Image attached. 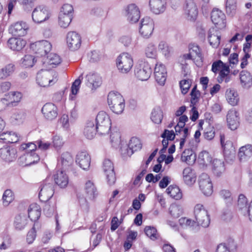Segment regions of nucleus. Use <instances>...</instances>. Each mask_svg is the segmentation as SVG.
Masks as SVG:
<instances>
[{"label":"nucleus","instance_id":"obj_1","mask_svg":"<svg viewBox=\"0 0 252 252\" xmlns=\"http://www.w3.org/2000/svg\"><path fill=\"white\" fill-rule=\"evenodd\" d=\"M107 102L110 109L115 113H122L125 108V100L118 92H111L107 97Z\"/></svg>","mask_w":252,"mask_h":252},{"label":"nucleus","instance_id":"obj_2","mask_svg":"<svg viewBox=\"0 0 252 252\" xmlns=\"http://www.w3.org/2000/svg\"><path fill=\"white\" fill-rule=\"evenodd\" d=\"M57 80V75L54 71L42 69L37 74L36 81L41 87H46L53 85Z\"/></svg>","mask_w":252,"mask_h":252},{"label":"nucleus","instance_id":"obj_3","mask_svg":"<svg viewBox=\"0 0 252 252\" xmlns=\"http://www.w3.org/2000/svg\"><path fill=\"white\" fill-rule=\"evenodd\" d=\"M94 124L98 127V133L100 135L108 133L110 129L111 122L109 116L104 111L97 114Z\"/></svg>","mask_w":252,"mask_h":252},{"label":"nucleus","instance_id":"obj_4","mask_svg":"<svg viewBox=\"0 0 252 252\" xmlns=\"http://www.w3.org/2000/svg\"><path fill=\"white\" fill-rule=\"evenodd\" d=\"M220 142L223 150L225 160L228 162L232 161L235 158V148L230 140H225V135L220 134Z\"/></svg>","mask_w":252,"mask_h":252},{"label":"nucleus","instance_id":"obj_5","mask_svg":"<svg viewBox=\"0 0 252 252\" xmlns=\"http://www.w3.org/2000/svg\"><path fill=\"white\" fill-rule=\"evenodd\" d=\"M117 66L122 73H127L131 69L133 65V59L130 54L123 53L116 60Z\"/></svg>","mask_w":252,"mask_h":252},{"label":"nucleus","instance_id":"obj_6","mask_svg":"<svg viewBox=\"0 0 252 252\" xmlns=\"http://www.w3.org/2000/svg\"><path fill=\"white\" fill-rule=\"evenodd\" d=\"M39 189V198L40 201L46 202L53 196L54 193V185L49 178L41 183Z\"/></svg>","mask_w":252,"mask_h":252},{"label":"nucleus","instance_id":"obj_7","mask_svg":"<svg viewBox=\"0 0 252 252\" xmlns=\"http://www.w3.org/2000/svg\"><path fill=\"white\" fill-rule=\"evenodd\" d=\"M134 73L135 76L139 80L146 81L152 74L151 67L148 62L141 61L136 65Z\"/></svg>","mask_w":252,"mask_h":252},{"label":"nucleus","instance_id":"obj_8","mask_svg":"<svg viewBox=\"0 0 252 252\" xmlns=\"http://www.w3.org/2000/svg\"><path fill=\"white\" fill-rule=\"evenodd\" d=\"M194 213L196 220L198 224L204 227H207L209 226L210 220L208 213L202 204H198L195 206Z\"/></svg>","mask_w":252,"mask_h":252},{"label":"nucleus","instance_id":"obj_9","mask_svg":"<svg viewBox=\"0 0 252 252\" xmlns=\"http://www.w3.org/2000/svg\"><path fill=\"white\" fill-rule=\"evenodd\" d=\"M31 47L36 54L41 57L47 55L52 49L51 43L45 40L36 41L32 44Z\"/></svg>","mask_w":252,"mask_h":252},{"label":"nucleus","instance_id":"obj_10","mask_svg":"<svg viewBox=\"0 0 252 252\" xmlns=\"http://www.w3.org/2000/svg\"><path fill=\"white\" fill-rule=\"evenodd\" d=\"M102 169L106 176L108 184L113 185L116 182V177L114 172L113 162L109 159H105L103 162Z\"/></svg>","mask_w":252,"mask_h":252},{"label":"nucleus","instance_id":"obj_11","mask_svg":"<svg viewBox=\"0 0 252 252\" xmlns=\"http://www.w3.org/2000/svg\"><path fill=\"white\" fill-rule=\"evenodd\" d=\"M50 13L47 7L44 5H39L33 10L32 13L33 21L37 23H42L47 20Z\"/></svg>","mask_w":252,"mask_h":252},{"label":"nucleus","instance_id":"obj_12","mask_svg":"<svg viewBox=\"0 0 252 252\" xmlns=\"http://www.w3.org/2000/svg\"><path fill=\"white\" fill-rule=\"evenodd\" d=\"M66 40L67 47L70 50H77L81 46V36L75 32H68L66 35Z\"/></svg>","mask_w":252,"mask_h":252},{"label":"nucleus","instance_id":"obj_13","mask_svg":"<svg viewBox=\"0 0 252 252\" xmlns=\"http://www.w3.org/2000/svg\"><path fill=\"white\" fill-rule=\"evenodd\" d=\"M154 23L152 19L145 17L142 19L139 28V32L143 37L149 38L153 33Z\"/></svg>","mask_w":252,"mask_h":252},{"label":"nucleus","instance_id":"obj_14","mask_svg":"<svg viewBox=\"0 0 252 252\" xmlns=\"http://www.w3.org/2000/svg\"><path fill=\"white\" fill-rule=\"evenodd\" d=\"M199 188L202 193L207 196L213 192V185L209 176L206 173H202L199 177Z\"/></svg>","mask_w":252,"mask_h":252},{"label":"nucleus","instance_id":"obj_15","mask_svg":"<svg viewBox=\"0 0 252 252\" xmlns=\"http://www.w3.org/2000/svg\"><path fill=\"white\" fill-rule=\"evenodd\" d=\"M125 16L129 22H137L140 17L139 8L135 4L128 5L125 9Z\"/></svg>","mask_w":252,"mask_h":252},{"label":"nucleus","instance_id":"obj_16","mask_svg":"<svg viewBox=\"0 0 252 252\" xmlns=\"http://www.w3.org/2000/svg\"><path fill=\"white\" fill-rule=\"evenodd\" d=\"M211 20L218 29H222L225 27V15L219 9H214L211 13Z\"/></svg>","mask_w":252,"mask_h":252},{"label":"nucleus","instance_id":"obj_17","mask_svg":"<svg viewBox=\"0 0 252 252\" xmlns=\"http://www.w3.org/2000/svg\"><path fill=\"white\" fill-rule=\"evenodd\" d=\"M155 78L156 81L160 85H164L167 78L166 68L161 63L156 64L154 70Z\"/></svg>","mask_w":252,"mask_h":252},{"label":"nucleus","instance_id":"obj_18","mask_svg":"<svg viewBox=\"0 0 252 252\" xmlns=\"http://www.w3.org/2000/svg\"><path fill=\"white\" fill-rule=\"evenodd\" d=\"M29 28L26 23L19 21L11 25L9 31L15 36H23L27 34Z\"/></svg>","mask_w":252,"mask_h":252},{"label":"nucleus","instance_id":"obj_19","mask_svg":"<svg viewBox=\"0 0 252 252\" xmlns=\"http://www.w3.org/2000/svg\"><path fill=\"white\" fill-rule=\"evenodd\" d=\"M142 148V143L139 139L137 137H132L128 144V148L124 150L121 148L122 154L124 155L131 156L134 152L140 150Z\"/></svg>","mask_w":252,"mask_h":252},{"label":"nucleus","instance_id":"obj_20","mask_svg":"<svg viewBox=\"0 0 252 252\" xmlns=\"http://www.w3.org/2000/svg\"><path fill=\"white\" fill-rule=\"evenodd\" d=\"M41 112L44 117L50 121L55 119L58 116V108L52 103H47L43 105Z\"/></svg>","mask_w":252,"mask_h":252},{"label":"nucleus","instance_id":"obj_21","mask_svg":"<svg viewBox=\"0 0 252 252\" xmlns=\"http://www.w3.org/2000/svg\"><path fill=\"white\" fill-rule=\"evenodd\" d=\"M91 159L87 151H81L76 155V162L83 170H87L90 166Z\"/></svg>","mask_w":252,"mask_h":252},{"label":"nucleus","instance_id":"obj_22","mask_svg":"<svg viewBox=\"0 0 252 252\" xmlns=\"http://www.w3.org/2000/svg\"><path fill=\"white\" fill-rule=\"evenodd\" d=\"M227 122L229 128L234 130L237 128L239 125L238 112L234 109L229 110L226 116Z\"/></svg>","mask_w":252,"mask_h":252},{"label":"nucleus","instance_id":"obj_23","mask_svg":"<svg viewBox=\"0 0 252 252\" xmlns=\"http://www.w3.org/2000/svg\"><path fill=\"white\" fill-rule=\"evenodd\" d=\"M185 13L189 20H194L198 14L196 5L193 0H187L185 6Z\"/></svg>","mask_w":252,"mask_h":252},{"label":"nucleus","instance_id":"obj_24","mask_svg":"<svg viewBox=\"0 0 252 252\" xmlns=\"http://www.w3.org/2000/svg\"><path fill=\"white\" fill-rule=\"evenodd\" d=\"M218 30L217 27H212L208 31V39L214 48L218 47L220 43V34Z\"/></svg>","mask_w":252,"mask_h":252},{"label":"nucleus","instance_id":"obj_25","mask_svg":"<svg viewBox=\"0 0 252 252\" xmlns=\"http://www.w3.org/2000/svg\"><path fill=\"white\" fill-rule=\"evenodd\" d=\"M189 52L192 54V57L195 60L194 62L198 66H201L202 65L203 56L201 53L199 47L194 44H190L189 45Z\"/></svg>","mask_w":252,"mask_h":252},{"label":"nucleus","instance_id":"obj_26","mask_svg":"<svg viewBox=\"0 0 252 252\" xmlns=\"http://www.w3.org/2000/svg\"><path fill=\"white\" fill-rule=\"evenodd\" d=\"M16 157V150L14 148L6 147L0 149V157L6 161H12Z\"/></svg>","mask_w":252,"mask_h":252},{"label":"nucleus","instance_id":"obj_27","mask_svg":"<svg viewBox=\"0 0 252 252\" xmlns=\"http://www.w3.org/2000/svg\"><path fill=\"white\" fill-rule=\"evenodd\" d=\"M149 6L150 10L153 13L159 14L165 11L166 2L165 0H150Z\"/></svg>","mask_w":252,"mask_h":252},{"label":"nucleus","instance_id":"obj_28","mask_svg":"<svg viewBox=\"0 0 252 252\" xmlns=\"http://www.w3.org/2000/svg\"><path fill=\"white\" fill-rule=\"evenodd\" d=\"M96 132L98 133V127L94 124V121H88L84 130V135L88 139H91L94 137Z\"/></svg>","mask_w":252,"mask_h":252},{"label":"nucleus","instance_id":"obj_29","mask_svg":"<svg viewBox=\"0 0 252 252\" xmlns=\"http://www.w3.org/2000/svg\"><path fill=\"white\" fill-rule=\"evenodd\" d=\"M183 179L187 185H193L196 180L195 171L190 167L185 168L183 171Z\"/></svg>","mask_w":252,"mask_h":252},{"label":"nucleus","instance_id":"obj_30","mask_svg":"<svg viewBox=\"0 0 252 252\" xmlns=\"http://www.w3.org/2000/svg\"><path fill=\"white\" fill-rule=\"evenodd\" d=\"M8 46L14 51H20L26 44V41L20 38H11L7 42Z\"/></svg>","mask_w":252,"mask_h":252},{"label":"nucleus","instance_id":"obj_31","mask_svg":"<svg viewBox=\"0 0 252 252\" xmlns=\"http://www.w3.org/2000/svg\"><path fill=\"white\" fill-rule=\"evenodd\" d=\"M241 86L245 89H249L252 86V76L247 70H242L239 74Z\"/></svg>","mask_w":252,"mask_h":252},{"label":"nucleus","instance_id":"obj_32","mask_svg":"<svg viewBox=\"0 0 252 252\" xmlns=\"http://www.w3.org/2000/svg\"><path fill=\"white\" fill-rule=\"evenodd\" d=\"M54 177L55 183L57 185L62 188L66 187L68 183V178L64 171H57Z\"/></svg>","mask_w":252,"mask_h":252},{"label":"nucleus","instance_id":"obj_33","mask_svg":"<svg viewBox=\"0 0 252 252\" xmlns=\"http://www.w3.org/2000/svg\"><path fill=\"white\" fill-rule=\"evenodd\" d=\"M0 139L5 143H14L19 140V136L14 132L9 131L0 134Z\"/></svg>","mask_w":252,"mask_h":252},{"label":"nucleus","instance_id":"obj_34","mask_svg":"<svg viewBox=\"0 0 252 252\" xmlns=\"http://www.w3.org/2000/svg\"><path fill=\"white\" fill-rule=\"evenodd\" d=\"M252 155V147L251 145L248 144L241 147L238 152V157L240 161L247 160Z\"/></svg>","mask_w":252,"mask_h":252},{"label":"nucleus","instance_id":"obj_35","mask_svg":"<svg viewBox=\"0 0 252 252\" xmlns=\"http://www.w3.org/2000/svg\"><path fill=\"white\" fill-rule=\"evenodd\" d=\"M41 215L40 207L36 204H31L28 209L29 218L32 221H36L38 220Z\"/></svg>","mask_w":252,"mask_h":252},{"label":"nucleus","instance_id":"obj_36","mask_svg":"<svg viewBox=\"0 0 252 252\" xmlns=\"http://www.w3.org/2000/svg\"><path fill=\"white\" fill-rule=\"evenodd\" d=\"M86 197L90 200L94 199L97 195L96 189L94 183L91 181H87L85 187Z\"/></svg>","mask_w":252,"mask_h":252},{"label":"nucleus","instance_id":"obj_37","mask_svg":"<svg viewBox=\"0 0 252 252\" xmlns=\"http://www.w3.org/2000/svg\"><path fill=\"white\" fill-rule=\"evenodd\" d=\"M212 170L214 173L220 176L224 171L225 168L223 162L219 159H214L212 162Z\"/></svg>","mask_w":252,"mask_h":252},{"label":"nucleus","instance_id":"obj_38","mask_svg":"<svg viewBox=\"0 0 252 252\" xmlns=\"http://www.w3.org/2000/svg\"><path fill=\"white\" fill-rule=\"evenodd\" d=\"M88 81L87 85L93 88H96L101 84V79L99 76L95 74H90L86 76Z\"/></svg>","mask_w":252,"mask_h":252},{"label":"nucleus","instance_id":"obj_39","mask_svg":"<svg viewBox=\"0 0 252 252\" xmlns=\"http://www.w3.org/2000/svg\"><path fill=\"white\" fill-rule=\"evenodd\" d=\"M59 161L63 168L66 169L72 164L73 159L69 153L65 152L62 154Z\"/></svg>","mask_w":252,"mask_h":252},{"label":"nucleus","instance_id":"obj_40","mask_svg":"<svg viewBox=\"0 0 252 252\" xmlns=\"http://www.w3.org/2000/svg\"><path fill=\"white\" fill-rule=\"evenodd\" d=\"M15 65L9 63L0 69V79H5L11 75L15 70Z\"/></svg>","mask_w":252,"mask_h":252},{"label":"nucleus","instance_id":"obj_41","mask_svg":"<svg viewBox=\"0 0 252 252\" xmlns=\"http://www.w3.org/2000/svg\"><path fill=\"white\" fill-rule=\"evenodd\" d=\"M28 219L26 215H18L15 217L14 225L15 228L21 230L25 228L28 223Z\"/></svg>","mask_w":252,"mask_h":252},{"label":"nucleus","instance_id":"obj_42","mask_svg":"<svg viewBox=\"0 0 252 252\" xmlns=\"http://www.w3.org/2000/svg\"><path fill=\"white\" fill-rule=\"evenodd\" d=\"M167 193L176 200L180 199L182 197L180 189L176 186H170L166 189Z\"/></svg>","mask_w":252,"mask_h":252},{"label":"nucleus","instance_id":"obj_43","mask_svg":"<svg viewBox=\"0 0 252 252\" xmlns=\"http://www.w3.org/2000/svg\"><path fill=\"white\" fill-rule=\"evenodd\" d=\"M163 118L162 111L159 107L155 108L151 113V119L156 124H160Z\"/></svg>","mask_w":252,"mask_h":252},{"label":"nucleus","instance_id":"obj_44","mask_svg":"<svg viewBox=\"0 0 252 252\" xmlns=\"http://www.w3.org/2000/svg\"><path fill=\"white\" fill-rule=\"evenodd\" d=\"M26 118V113L22 110H18L11 117L12 123L15 125L22 124Z\"/></svg>","mask_w":252,"mask_h":252},{"label":"nucleus","instance_id":"obj_45","mask_svg":"<svg viewBox=\"0 0 252 252\" xmlns=\"http://www.w3.org/2000/svg\"><path fill=\"white\" fill-rule=\"evenodd\" d=\"M226 97L227 101L232 105L237 104L239 100L237 94L232 90H227L226 92Z\"/></svg>","mask_w":252,"mask_h":252},{"label":"nucleus","instance_id":"obj_46","mask_svg":"<svg viewBox=\"0 0 252 252\" xmlns=\"http://www.w3.org/2000/svg\"><path fill=\"white\" fill-rule=\"evenodd\" d=\"M36 60L35 58L31 55H26L21 60V63L25 67H31L33 66Z\"/></svg>","mask_w":252,"mask_h":252},{"label":"nucleus","instance_id":"obj_47","mask_svg":"<svg viewBox=\"0 0 252 252\" xmlns=\"http://www.w3.org/2000/svg\"><path fill=\"white\" fill-rule=\"evenodd\" d=\"M61 61V58L58 54L55 53H50L47 57V60L46 62L49 65H52V67H54L60 64Z\"/></svg>","mask_w":252,"mask_h":252},{"label":"nucleus","instance_id":"obj_48","mask_svg":"<svg viewBox=\"0 0 252 252\" xmlns=\"http://www.w3.org/2000/svg\"><path fill=\"white\" fill-rule=\"evenodd\" d=\"M9 98L8 100V104L16 105L19 102L22 97V94L18 92H12L8 94Z\"/></svg>","mask_w":252,"mask_h":252},{"label":"nucleus","instance_id":"obj_49","mask_svg":"<svg viewBox=\"0 0 252 252\" xmlns=\"http://www.w3.org/2000/svg\"><path fill=\"white\" fill-rule=\"evenodd\" d=\"M72 19V16L65 15L64 14L59 13V24L63 28H67L70 24Z\"/></svg>","mask_w":252,"mask_h":252},{"label":"nucleus","instance_id":"obj_50","mask_svg":"<svg viewBox=\"0 0 252 252\" xmlns=\"http://www.w3.org/2000/svg\"><path fill=\"white\" fill-rule=\"evenodd\" d=\"M170 215L175 218H179L183 213L182 208L178 205L171 204L169 209Z\"/></svg>","mask_w":252,"mask_h":252},{"label":"nucleus","instance_id":"obj_51","mask_svg":"<svg viewBox=\"0 0 252 252\" xmlns=\"http://www.w3.org/2000/svg\"><path fill=\"white\" fill-rule=\"evenodd\" d=\"M121 136L120 133L115 131L111 133L110 135V140L113 147L118 148L121 142Z\"/></svg>","mask_w":252,"mask_h":252},{"label":"nucleus","instance_id":"obj_52","mask_svg":"<svg viewBox=\"0 0 252 252\" xmlns=\"http://www.w3.org/2000/svg\"><path fill=\"white\" fill-rule=\"evenodd\" d=\"M236 9V0H226V13L231 16H233Z\"/></svg>","mask_w":252,"mask_h":252},{"label":"nucleus","instance_id":"obj_53","mask_svg":"<svg viewBox=\"0 0 252 252\" xmlns=\"http://www.w3.org/2000/svg\"><path fill=\"white\" fill-rule=\"evenodd\" d=\"M220 196L225 201L228 205L231 204L233 201V197L231 192L228 189H222L220 192Z\"/></svg>","mask_w":252,"mask_h":252},{"label":"nucleus","instance_id":"obj_54","mask_svg":"<svg viewBox=\"0 0 252 252\" xmlns=\"http://www.w3.org/2000/svg\"><path fill=\"white\" fill-rule=\"evenodd\" d=\"M14 199V194L10 189H6L2 196L3 203L4 206H8Z\"/></svg>","mask_w":252,"mask_h":252},{"label":"nucleus","instance_id":"obj_55","mask_svg":"<svg viewBox=\"0 0 252 252\" xmlns=\"http://www.w3.org/2000/svg\"><path fill=\"white\" fill-rule=\"evenodd\" d=\"M247 199L246 196L243 194H240L238 201H237V207L239 210H241L243 214V212L246 211Z\"/></svg>","mask_w":252,"mask_h":252},{"label":"nucleus","instance_id":"obj_56","mask_svg":"<svg viewBox=\"0 0 252 252\" xmlns=\"http://www.w3.org/2000/svg\"><path fill=\"white\" fill-rule=\"evenodd\" d=\"M144 231L146 235L153 240H156L158 237V234L156 228L147 226L145 228Z\"/></svg>","mask_w":252,"mask_h":252},{"label":"nucleus","instance_id":"obj_57","mask_svg":"<svg viewBox=\"0 0 252 252\" xmlns=\"http://www.w3.org/2000/svg\"><path fill=\"white\" fill-rule=\"evenodd\" d=\"M158 50L165 56L168 57L172 50L167 43L164 41H161L158 45Z\"/></svg>","mask_w":252,"mask_h":252},{"label":"nucleus","instance_id":"obj_58","mask_svg":"<svg viewBox=\"0 0 252 252\" xmlns=\"http://www.w3.org/2000/svg\"><path fill=\"white\" fill-rule=\"evenodd\" d=\"M39 156L35 152L28 153L26 155V160L27 164H32L39 160Z\"/></svg>","mask_w":252,"mask_h":252},{"label":"nucleus","instance_id":"obj_59","mask_svg":"<svg viewBox=\"0 0 252 252\" xmlns=\"http://www.w3.org/2000/svg\"><path fill=\"white\" fill-rule=\"evenodd\" d=\"M156 53L155 46L152 43L149 44L145 49L146 56L148 58H153L156 56Z\"/></svg>","mask_w":252,"mask_h":252},{"label":"nucleus","instance_id":"obj_60","mask_svg":"<svg viewBox=\"0 0 252 252\" xmlns=\"http://www.w3.org/2000/svg\"><path fill=\"white\" fill-rule=\"evenodd\" d=\"M37 147V143H34L32 142L22 144L20 146V149L22 150H26L27 153L34 152V151L36 149Z\"/></svg>","mask_w":252,"mask_h":252},{"label":"nucleus","instance_id":"obj_61","mask_svg":"<svg viewBox=\"0 0 252 252\" xmlns=\"http://www.w3.org/2000/svg\"><path fill=\"white\" fill-rule=\"evenodd\" d=\"M190 86V81L189 79H184L180 82V87L182 94H186Z\"/></svg>","mask_w":252,"mask_h":252},{"label":"nucleus","instance_id":"obj_62","mask_svg":"<svg viewBox=\"0 0 252 252\" xmlns=\"http://www.w3.org/2000/svg\"><path fill=\"white\" fill-rule=\"evenodd\" d=\"M83 79L82 75L79 76L77 79H76L73 83L71 86V93L72 94L75 95L76 94L80 89V85L81 83V79Z\"/></svg>","mask_w":252,"mask_h":252},{"label":"nucleus","instance_id":"obj_63","mask_svg":"<svg viewBox=\"0 0 252 252\" xmlns=\"http://www.w3.org/2000/svg\"><path fill=\"white\" fill-rule=\"evenodd\" d=\"M73 8L71 5L69 4H64L62 7L60 13L64 14L65 15L72 16Z\"/></svg>","mask_w":252,"mask_h":252},{"label":"nucleus","instance_id":"obj_64","mask_svg":"<svg viewBox=\"0 0 252 252\" xmlns=\"http://www.w3.org/2000/svg\"><path fill=\"white\" fill-rule=\"evenodd\" d=\"M179 222L180 224L182 227H192L194 224H195L196 222L190 219H188L187 218H181L179 219Z\"/></svg>","mask_w":252,"mask_h":252}]
</instances>
